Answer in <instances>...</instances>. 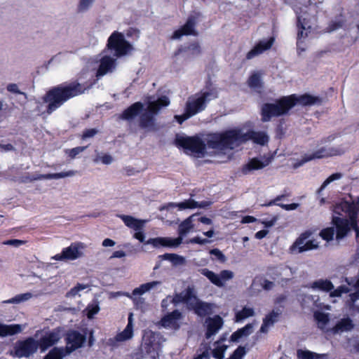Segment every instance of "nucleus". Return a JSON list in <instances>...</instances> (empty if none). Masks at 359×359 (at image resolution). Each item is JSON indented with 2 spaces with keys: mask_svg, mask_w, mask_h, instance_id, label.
I'll use <instances>...</instances> for the list:
<instances>
[{
  "mask_svg": "<svg viewBox=\"0 0 359 359\" xmlns=\"http://www.w3.org/2000/svg\"><path fill=\"white\" fill-rule=\"evenodd\" d=\"M334 212L341 215L343 212L348 215L350 222L345 218L334 217L332 219L334 227H328L320 233L323 239L330 241L334 238L336 231V239L339 241L344 238L351 227L355 231L356 236H359V228L357 224L358 214L359 212V198L351 202L343 201L337 204L334 208Z\"/></svg>",
  "mask_w": 359,
  "mask_h": 359,
  "instance_id": "nucleus-1",
  "label": "nucleus"
},
{
  "mask_svg": "<svg viewBox=\"0 0 359 359\" xmlns=\"http://www.w3.org/2000/svg\"><path fill=\"white\" fill-rule=\"evenodd\" d=\"M249 140H253L257 144L264 145L269 141V136L264 132L244 133L241 130L234 129L223 133L209 135L205 140L210 148L223 151L233 149Z\"/></svg>",
  "mask_w": 359,
  "mask_h": 359,
  "instance_id": "nucleus-2",
  "label": "nucleus"
},
{
  "mask_svg": "<svg viewBox=\"0 0 359 359\" xmlns=\"http://www.w3.org/2000/svg\"><path fill=\"white\" fill-rule=\"evenodd\" d=\"M322 99L311 95H303L298 98L294 95L283 97L275 103H266L262 108V121H269L273 116L284 115L291 109L297 102L302 105H319L322 104Z\"/></svg>",
  "mask_w": 359,
  "mask_h": 359,
  "instance_id": "nucleus-3",
  "label": "nucleus"
},
{
  "mask_svg": "<svg viewBox=\"0 0 359 359\" xmlns=\"http://www.w3.org/2000/svg\"><path fill=\"white\" fill-rule=\"evenodd\" d=\"M88 88L76 83L50 89L43 97V101L48 103L47 113L51 114L69 99L83 93Z\"/></svg>",
  "mask_w": 359,
  "mask_h": 359,
  "instance_id": "nucleus-4",
  "label": "nucleus"
},
{
  "mask_svg": "<svg viewBox=\"0 0 359 359\" xmlns=\"http://www.w3.org/2000/svg\"><path fill=\"white\" fill-rule=\"evenodd\" d=\"M175 304L185 303L189 309L194 310L199 316H205L212 312L213 304L200 301L196 294L194 287L189 286L186 290L176 294L172 299Z\"/></svg>",
  "mask_w": 359,
  "mask_h": 359,
  "instance_id": "nucleus-5",
  "label": "nucleus"
},
{
  "mask_svg": "<svg viewBox=\"0 0 359 359\" xmlns=\"http://www.w3.org/2000/svg\"><path fill=\"white\" fill-rule=\"evenodd\" d=\"M170 103V99L165 95L156 100L149 101L147 111L140 116V127L147 130H156L154 116L158 114L161 108L168 107Z\"/></svg>",
  "mask_w": 359,
  "mask_h": 359,
  "instance_id": "nucleus-6",
  "label": "nucleus"
},
{
  "mask_svg": "<svg viewBox=\"0 0 359 359\" xmlns=\"http://www.w3.org/2000/svg\"><path fill=\"white\" fill-rule=\"evenodd\" d=\"M85 340V336L81 333L76 331L70 332L67 337L66 348H53L45 356L44 359H63L67 355L81 347Z\"/></svg>",
  "mask_w": 359,
  "mask_h": 359,
  "instance_id": "nucleus-7",
  "label": "nucleus"
},
{
  "mask_svg": "<svg viewBox=\"0 0 359 359\" xmlns=\"http://www.w3.org/2000/svg\"><path fill=\"white\" fill-rule=\"evenodd\" d=\"M217 91L215 89H211L190 96L187 100L185 111L191 116H194L203 111L206 107L207 103L217 97Z\"/></svg>",
  "mask_w": 359,
  "mask_h": 359,
  "instance_id": "nucleus-8",
  "label": "nucleus"
},
{
  "mask_svg": "<svg viewBox=\"0 0 359 359\" xmlns=\"http://www.w3.org/2000/svg\"><path fill=\"white\" fill-rule=\"evenodd\" d=\"M107 48L114 51V56L120 57L132 52L133 46L126 40L124 35L120 32H114L109 37Z\"/></svg>",
  "mask_w": 359,
  "mask_h": 359,
  "instance_id": "nucleus-9",
  "label": "nucleus"
},
{
  "mask_svg": "<svg viewBox=\"0 0 359 359\" xmlns=\"http://www.w3.org/2000/svg\"><path fill=\"white\" fill-rule=\"evenodd\" d=\"M344 151L339 148L332 147H322L311 154H306L303 158L293 164L294 168L303 165L305 163L316 158H327L341 155Z\"/></svg>",
  "mask_w": 359,
  "mask_h": 359,
  "instance_id": "nucleus-10",
  "label": "nucleus"
},
{
  "mask_svg": "<svg viewBox=\"0 0 359 359\" xmlns=\"http://www.w3.org/2000/svg\"><path fill=\"white\" fill-rule=\"evenodd\" d=\"M39 348L38 340L33 337H28L25 340L16 343L13 355L18 358H27L34 354Z\"/></svg>",
  "mask_w": 359,
  "mask_h": 359,
  "instance_id": "nucleus-11",
  "label": "nucleus"
},
{
  "mask_svg": "<svg viewBox=\"0 0 359 359\" xmlns=\"http://www.w3.org/2000/svg\"><path fill=\"white\" fill-rule=\"evenodd\" d=\"M176 144L194 154L203 155L205 152V144L197 137H179Z\"/></svg>",
  "mask_w": 359,
  "mask_h": 359,
  "instance_id": "nucleus-12",
  "label": "nucleus"
},
{
  "mask_svg": "<svg viewBox=\"0 0 359 359\" xmlns=\"http://www.w3.org/2000/svg\"><path fill=\"white\" fill-rule=\"evenodd\" d=\"M200 272L202 275L205 276L212 284L219 287H224L227 281L232 280L234 278V273L230 270H222L219 272V273H215L213 271L205 268L201 269Z\"/></svg>",
  "mask_w": 359,
  "mask_h": 359,
  "instance_id": "nucleus-13",
  "label": "nucleus"
},
{
  "mask_svg": "<svg viewBox=\"0 0 359 359\" xmlns=\"http://www.w3.org/2000/svg\"><path fill=\"white\" fill-rule=\"evenodd\" d=\"M86 245L81 242L72 243L69 247L62 250V252L53 257L55 260H75L83 256Z\"/></svg>",
  "mask_w": 359,
  "mask_h": 359,
  "instance_id": "nucleus-14",
  "label": "nucleus"
},
{
  "mask_svg": "<svg viewBox=\"0 0 359 359\" xmlns=\"http://www.w3.org/2000/svg\"><path fill=\"white\" fill-rule=\"evenodd\" d=\"M311 233L305 232L295 241L290 248L293 253H302L303 252L316 250L318 248L319 243L316 240H309Z\"/></svg>",
  "mask_w": 359,
  "mask_h": 359,
  "instance_id": "nucleus-15",
  "label": "nucleus"
},
{
  "mask_svg": "<svg viewBox=\"0 0 359 359\" xmlns=\"http://www.w3.org/2000/svg\"><path fill=\"white\" fill-rule=\"evenodd\" d=\"M63 330L60 327L46 332L38 340L39 348L42 352L57 344L62 338Z\"/></svg>",
  "mask_w": 359,
  "mask_h": 359,
  "instance_id": "nucleus-16",
  "label": "nucleus"
},
{
  "mask_svg": "<svg viewBox=\"0 0 359 359\" xmlns=\"http://www.w3.org/2000/svg\"><path fill=\"white\" fill-rule=\"evenodd\" d=\"M296 13L298 15V27L299 28L297 34V53L299 55H301V53L304 52L306 50L305 46L303 44V42L301 41V39H305L308 36V33L311 29V25L309 23L310 19L299 13L298 11H296Z\"/></svg>",
  "mask_w": 359,
  "mask_h": 359,
  "instance_id": "nucleus-17",
  "label": "nucleus"
},
{
  "mask_svg": "<svg viewBox=\"0 0 359 359\" xmlns=\"http://www.w3.org/2000/svg\"><path fill=\"white\" fill-rule=\"evenodd\" d=\"M224 339L216 341L213 345V348H205L203 351L200 350L201 353L198 354L194 359H209L210 353L213 357L216 359H222L224 358V353L227 348V346L223 344Z\"/></svg>",
  "mask_w": 359,
  "mask_h": 359,
  "instance_id": "nucleus-18",
  "label": "nucleus"
},
{
  "mask_svg": "<svg viewBox=\"0 0 359 359\" xmlns=\"http://www.w3.org/2000/svg\"><path fill=\"white\" fill-rule=\"evenodd\" d=\"M212 204L211 201H203L201 202L196 201L194 199L190 198L181 203H170L168 204L169 207H177L180 210L185 209H195V208H207Z\"/></svg>",
  "mask_w": 359,
  "mask_h": 359,
  "instance_id": "nucleus-19",
  "label": "nucleus"
},
{
  "mask_svg": "<svg viewBox=\"0 0 359 359\" xmlns=\"http://www.w3.org/2000/svg\"><path fill=\"white\" fill-rule=\"evenodd\" d=\"M116 67V60L111 56H103L100 60V65L96 72V77L99 79L108 73L114 71Z\"/></svg>",
  "mask_w": 359,
  "mask_h": 359,
  "instance_id": "nucleus-20",
  "label": "nucleus"
},
{
  "mask_svg": "<svg viewBox=\"0 0 359 359\" xmlns=\"http://www.w3.org/2000/svg\"><path fill=\"white\" fill-rule=\"evenodd\" d=\"M271 163V158L265 156L259 158H253L249 161L242 168V172L248 175L253 170L262 169Z\"/></svg>",
  "mask_w": 359,
  "mask_h": 359,
  "instance_id": "nucleus-21",
  "label": "nucleus"
},
{
  "mask_svg": "<svg viewBox=\"0 0 359 359\" xmlns=\"http://www.w3.org/2000/svg\"><path fill=\"white\" fill-rule=\"evenodd\" d=\"M205 323L207 327L205 337L208 339L218 332L222 327L224 321L219 316H215L214 317L206 318Z\"/></svg>",
  "mask_w": 359,
  "mask_h": 359,
  "instance_id": "nucleus-22",
  "label": "nucleus"
},
{
  "mask_svg": "<svg viewBox=\"0 0 359 359\" xmlns=\"http://www.w3.org/2000/svg\"><path fill=\"white\" fill-rule=\"evenodd\" d=\"M76 170H69L66 172H61L57 173H49L46 175L41 174H35L32 175V177L29 180H24V182H31L36 180H57L65 177H73L76 174Z\"/></svg>",
  "mask_w": 359,
  "mask_h": 359,
  "instance_id": "nucleus-23",
  "label": "nucleus"
},
{
  "mask_svg": "<svg viewBox=\"0 0 359 359\" xmlns=\"http://www.w3.org/2000/svg\"><path fill=\"white\" fill-rule=\"evenodd\" d=\"M182 317V313L178 310H175L172 313L164 316L160 323L165 328L177 330L180 327L179 320Z\"/></svg>",
  "mask_w": 359,
  "mask_h": 359,
  "instance_id": "nucleus-24",
  "label": "nucleus"
},
{
  "mask_svg": "<svg viewBox=\"0 0 359 359\" xmlns=\"http://www.w3.org/2000/svg\"><path fill=\"white\" fill-rule=\"evenodd\" d=\"M133 337V330L126 327L122 332L118 333L115 337L109 339L107 344L112 348H116L121 343L131 339Z\"/></svg>",
  "mask_w": 359,
  "mask_h": 359,
  "instance_id": "nucleus-25",
  "label": "nucleus"
},
{
  "mask_svg": "<svg viewBox=\"0 0 359 359\" xmlns=\"http://www.w3.org/2000/svg\"><path fill=\"white\" fill-rule=\"evenodd\" d=\"M195 20L194 18H189L185 25L180 29L176 30L172 36V39H179L183 35H194L196 36L198 34L197 32L195 30Z\"/></svg>",
  "mask_w": 359,
  "mask_h": 359,
  "instance_id": "nucleus-26",
  "label": "nucleus"
},
{
  "mask_svg": "<svg viewBox=\"0 0 359 359\" xmlns=\"http://www.w3.org/2000/svg\"><path fill=\"white\" fill-rule=\"evenodd\" d=\"M144 104L140 102H137L130 105L120 115V118L128 121H133L142 111Z\"/></svg>",
  "mask_w": 359,
  "mask_h": 359,
  "instance_id": "nucleus-27",
  "label": "nucleus"
},
{
  "mask_svg": "<svg viewBox=\"0 0 359 359\" xmlns=\"http://www.w3.org/2000/svg\"><path fill=\"white\" fill-rule=\"evenodd\" d=\"M354 327L353 320L349 317H344L339 320L334 326L330 328V332L337 334L349 332Z\"/></svg>",
  "mask_w": 359,
  "mask_h": 359,
  "instance_id": "nucleus-28",
  "label": "nucleus"
},
{
  "mask_svg": "<svg viewBox=\"0 0 359 359\" xmlns=\"http://www.w3.org/2000/svg\"><path fill=\"white\" fill-rule=\"evenodd\" d=\"M274 42V38L271 37L268 40L260 41L246 55L248 60H250L254 57L259 55L264 51L269 50L272 46Z\"/></svg>",
  "mask_w": 359,
  "mask_h": 359,
  "instance_id": "nucleus-29",
  "label": "nucleus"
},
{
  "mask_svg": "<svg viewBox=\"0 0 359 359\" xmlns=\"http://www.w3.org/2000/svg\"><path fill=\"white\" fill-rule=\"evenodd\" d=\"M118 217L123 220L128 227L135 231L142 230L147 222V220L138 219L130 215H119Z\"/></svg>",
  "mask_w": 359,
  "mask_h": 359,
  "instance_id": "nucleus-30",
  "label": "nucleus"
},
{
  "mask_svg": "<svg viewBox=\"0 0 359 359\" xmlns=\"http://www.w3.org/2000/svg\"><path fill=\"white\" fill-rule=\"evenodd\" d=\"M22 327L19 324L5 325L0 323V337L12 336L22 331Z\"/></svg>",
  "mask_w": 359,
  "mask_h": 359,
  "instance_id": "nucleus-31",
  "label": "nucleus"
},
{
  "mask_svg": "<svg viewBox=\"0 0 359 359\" xmlns=\"http://www.w3.org/2000/svg\"><path fill=\"white\" fill-rule=\"evenodd\" d=\"M301 302L303 306L313 309L314 307L321 308L320 298L318 296L304 294L302 295Z\"/></svg>",
  "mask_w": 359,
  "mask_h": 359,
  "instance_id": "nucleus-32",
  "label": "nucleus"
},
{
  "mask_svg": "<svg viewBox=\"0 0 359 359\" xmlns=\"http://www.w3.org/2000/svg\"><path fill=\"white\" fill-rule=\"evenodd\" d=\"M313 316L317 322L318 327L320 330L326 332H330V328L327 327L330 320L329 314L318 311L314 313Z\"/></svg>",
  "mask_w": 359,
  "mask_h": 359,
  "instance_id": "nucleus-33",
  "label": "nucleus"
},
{
  "mask_svg": "<svg viewBox=\"0 0 359 359\" xmlns=\"http://www.w3.org/2000/svg\"><path fill=\"white\" fill-rule=\"evenodd\" d=\"M311 287L323 292H330L334 289L332 283L327 279H319L311 284Z\"/></svg>",
  "mask_w": 359,
  "mask_h": 359,
  "instance_id": "nucleus-34",
  "label": "nucleus"
},
{
  "mask_svg": "<svg viewBox=\"0 0 359 359\" xmlns=\"http://www.w3.org/2000/svg\"><path fill=\"white\" fill-rule=\"evenodd\" d=\"M279 314L280 313L278 311H273L267 315L263 320V323L260 327V332L266 333L269 327L272 326L274 323L277 321Z\"/></svg>",
  "mask_w": 359,
  "mask_h": 359,
  "instance_id": "nucleus-35",
  "label": "nucleus"
},
{
  "mask_svg": "<svg viewBox=\"0 0 359 359\" xmlns=\"http://www.w3.org/2000/svg\"><path fill=\"white\" fill-rule=\"evenodd\" d=\"M253 331V324H247L243 328H241L233 332L231 336V341H238V340L245 337L250 335Z\"/></svg>",
  "mask_w": 359,
  "mask_h": 359,
  "instance_id": "nucleus-36",
  "label": "nucleus"
},
{
  "mask_svg": "<svg viewBox=\"0 0 359 359\" xmlns=\"http://www.w3.org/2000/svg\"><path fill=\"white\" fill-rule=\"evenodd\" d=\"M161 285L160 281H151L149 283L142 284L140 287H136L132 292L133 296L142 295L145 292L150 291L156 286Z\"/></svg>",
  "mask_w": 359,
  "mask_h": 359,
  "instance_id": "nucleus-37",
  "label": "nucleus"
},
{
  "mask_svg": "<svg viewBox=\"0 0 359 359\" xmlns=\"http://www.w3.org/2000/svg\"><path fill=\"white\" fill-rule=\"evenodd\" d=\"M196 215H192L184 221H183L179 226L178 233L180 237L183 238L187 233H189L194 227L192 224V219Z\"/></svg>",
  "mask_w": 359,
  "mask_h": 359,
  "instance_id": "nucleus-38",
  "label": "nucleus"
},
{
  "mask_svg": "<svg viewBox=\"0 0 359 359\" xmlns=\"http://www.w3.org/2000/svg\"><path fill=\"white\" fill-rule=\"evenodd\" d=\"M33 297L31 292H26L23 294H20L14 297L9 299L8 300H5L3 302L4 304H20L22 302H27L29 300Z\"/></svg>",
  "mask_w": 359,
  "mask_h": 359,
  "instance_id": "nucleus-39",
  "label": "nucleus"
},
{
  "mask_svg": "<svg viewBox=\"0 0 359 359\" xmlns=\"http://www.w3.org/2000/svg\"><path fill=\"white\" fill-rule=\"evenodd\" d=\"M255 315V311L252 308L245 306L242 310L238 311L236 313V321H242L249 317H252Z\"/></svg>",
  "mask_w": 359,
  "mask_h": 359,
  "instance_id": "nucleus-40",
  "label": "nucleus"
},
{
  "mask_svg": "<svg viewBox=\"0 0 359 359\" xmlns=\"http://www.w3.org/2000/svg\"><path fill=\"white\" fill-rule=\"evenodd\" d=\"M248 85L256 90L261 89L262 87L261 75L258 73L253 74L248 79Z\"/></svg>",
  "mask_w": 359,
  "mask_h": 359,
  "instance_id": "nucleus-41",
  "label": "nucleus"
},
{
  "mask_svg": "<svg viewBox=\"0 0 359 359\" xmlns=\"http://www.w3.org/2000/svg\"><path fill=\"white\" fill-rule=\"evenodd\" d=\"M182 242V238L178 237L176 238H172L168 237H163V246L170 247V248H176L179 246Z\"/></svg>",
  "mask_w": 359,
  "mask_h": 359,
  "instance_id": "nucleus-42",
  "label": "nucleus"
},
{
  "mask_svg": "<svg viewBox=\"0 0 359 359\" xmlns=\"http://www.w3.org/2000/svg\"><path fill=\"white\" fill-rule=\"evenodd\" d=\"M95 0H79L77 5V11L83 13L88 11L93 5Z\"/></svg>",
  "mask_w": 359,
  "mask_h": 359,
  "instance_id": "nucleus-43",
  "label": "nucleus"
},
{
  "mask_svg": "<svg viewBox=\"0 0 359 359\" xmlns=\"http://www.w3.org/2000/svg\"><path fill=\"white\" fill-rule=\"evenodd\" d=\"M342 177V174L340 172H336L328 177L322 184L318 190V194H320L328 184L334 180H339Z\"/></svg>",
  "mask_w": 359,
  "mask_h": 359,
  "instance_id": "nucleus-44",
  "label": "nucleus"
},
{
  "mask_svg": "<svg viewBox=\"0 0 359 359\" xmlns=\"http://www.w3.org/2000/svg\"><path fill=\"white\" fill-rule=\"evenodd\" d=\"M87 311V317L90 319L93 318V316L97 314L100 311V306L97 302H94L91 304H89L86 309Z\"/></svg>",
  "mask_w": 359,
  "mask_h": 359,
  "instance_id": "nucleus-45",
  "label": "nucleus"
},
{
  "mask_svg": "<svg viewBox=\"0 0 359 359\" xmlns=\"http://www.w3.org/2000/svg\"><path fill=\"white\" fill-rule=\"evenodd\" d=\"M162 257L164 259L169 260L175 264L181 263L184 260V258L182 257L179 256L176 254L171 253H165L163 255H162Z\"/></svg>",
  "mask_w": 359,
  "mask_h": 359,
  "instance_id": "nucleus-46",
  "label": "nucleus"
},
{
  "mask_svg": "<svg viewBox=\"0 0 359 359\" xmlns=\"http://www.w3.org/2000/svg\"><path fill=\"white\" fill-rule=\"evenodd\" d=\"M87 147H77L71 149H66L65 153L72 158H76L80 153L84 151Z\"/></svg>",
  "mask_w": 359,
  "mask_h": 359,
  "instance_id": "nucleus-47",
  "label": "nucleus"
},
{
  "mask_svg": "<svg viewBox=\"0 0 359 359\" xmlns=\"http://www.w3.org/2000/svg\"><path fill=\"white\" fill-rule=\"evenodd\" d=\"M297 357L299 359H316L317 354L309 351L299 350L297 351Z\"/></svg>",
  "mask_w": 359,
  "mask_h": 359,
  "instance_id": "nucleus-48",
  "label": "nucleus"
},
{
  "mask_svg": "<svg viewBox=\"0 0 359 359\" xmlns=\"http://www.w3.org/2000/svg\"><path fill=\"white\" fill-rule=\"evenodd\" d=\"M349 291L350 290L348 289V287L344 285H341L338 287L337 289L334 290L333 291L331 290L330 296L331 297H341L342 294L348 293Z\"/></svg>",
  "mask_w": 359,
  "mask_h": 359,
  "instance_id": "nucleus-49",
  "label": "nucleus"
},
{
  "mask_svg": "<svg viewBox=\"0 0 359 359\" xmlns=\"http://www.w3.org/2000/svg\"><path fill=\"white\" fill-rule=\"evenodd\" d=\"M87 285L83 284H77L72 288L66 294L67 297H75L80 291L86 289Z\"/></svg>",
  "mask_w": 359,
  "mask_h": 359,
  "instance_id": "nucleus-50",
  "label": "nucleus"
},
{
  "mask_svg": "<svg viewBox=\"0 0 359 359\" xmlns=\"http://www.w3.org/2000/svg\"><path fill=\"white\" fill-rule=\"evenodd\" d=\"M27 243L26 241L18 240V239H11L3 242L4 245H11L15 248H18Z\"/></svg>",
  "mask_w": 359,
  "mask_h": 359,
  "instance_id": "nucleus-51",
  "label": "nucleus"
},
{
  "mask_svg": "<svg viewBox=\"0 0 359 359\" xmlns=\"http://www.w3.org/2000/svg\"><path fill=\"white\" fill-rule=\"evenodd\" d=\"M163 237H158L155 238H150L147 241V244L152 245L154 247L163 246Z\"/></svg>",
  "mask_w": 359,
  "mask_h": 359,
  "instance_id": "nucleus-52",
  "label": "nucleus"
},
{
  "mask_svg": "<svg viewBox=\"0 0 359 359\" xmlns=\"http://www.w3.org/2000/svg\"><path fill=\"white\" fill-rule=\"evenodd\" d=\"M99 161H100L103 164L109 165L112 163L113 158L110 155L104 154L95 159V162H98Z\"/></svg>",
  "mask_w": 359,
  "mask_h": 359,
  "instance_id": "nucleus-53",
  "label": "nucleus"
},
{
  "mask_svg": "<svg viewBox=\"0 0 359 359\" xmlns=\"http://www.w3.org/2000/svg\"><path fill=\"white\" fill-rule=\"evenodd\" d=\"M7 90L9 91V92H11V93H17V94H21V95H23L25 98H27V94L25 93H23V92H21L18 86L15 84V83H11V84H8L7 86Z\"/></svg>",
  "mask_w": 359,
  "mask_h": 359,
  "instance_id": "nucleus-54",
  "label": "nucleus"
},
{
  "mask_svg": "<svg viewBox=\"0 0 359 359\" xmlns=\"http://www.w3.org/2000/svg\"><path fill=\"white\" fill-rule=\"evenodd\" d=\"M187 50L191 52L193 55H196L201 53V48L198 43L191 44Z\"/></svg>",
  "mask_w": 359,
  "mask_h": 359,
  "instance_id": "nucleus-55",
  "label": "nucleus"
},
{
  "mask_svg": "<svg viewBox=\"0 0 359 359\" xmlns=\"http://www.w3.org/2000/svg\"><path fill=\"white\" fill-rule=\"evenodd\" d=\"M191 117L192 116L184 110V113L182 115H175L174 118L179 123L182 124L184 121Z\"/></svg>",
  "mask_w": 359,
  "mask_h": 359,
  "instance_id": "nucleus-56",
  "label": "nucleus"
},
{
  "mask_svg": "<svg viewBox=\"0 0 359 359\" xmlns=\"http://www.w3.org/2000/svg\"><path fill=\"white\" fill-rule=\"evenodd\" d=\"M210 253L215 255L221 262H224L226 261L224 255L219 250L213 249L210 251Z\"/></svg>",
  "mask_w": 359,
  "mask_h": 359,
  "instance_id": "nucleus-57",
  "label": "nucleus"
},
{
  "mask_svg": "<svg viewBox=\"0 0 359 359\" xmlns=\"http://www.w3.org/2000/svg\"><path fill=\"white\" fill-rule=\"evenodd\" d=\"M278 205L281 207L283 209L289 211V210H296L299 206V203H291V204L280 203V204H278Z\"/></svg>",
  "mask_w": 359,
  "mask_h": 359,
  "instance_id": "nucleus-58",
  "label": "nucleus"
},
{
  "mask_svg": "<svg viewBox=\"0 0 359 359\" xmlns=\"http://www.w3.org/2000/svg\"><path fill=\"white\" fill-rule=\"evenodd\" d=\"M97 133V130L95 128L88 129L83 132L82 137L83 139L90 138L95 135Z\"/></svg>",
  "mask_w": 359,
  "mask_h": 359,
  "instance_id": "nucleus-59",
  "label": "nucleus"
},
{
  "mask_svg": "<svg viewBox=\"0 0 359 359\" xmlns=\"http://www.w3.org/2000/svg\"><path fill=\"white\" fill-rule=\"evenodd\" d=\"M209 242L210 241L207 238H202L199 236L194 237L190 240V243H198L201 245H204Z\"/></svg>",
  "mask_w": 359,
  "mask_h": 359,
  "instance_id": "nucleus-60",
  "label": "nucleus"
},
{
  "mask_svg": "<svg viewBox=\"0 0 359 359\" xmlns=\"http://www.w3.org/2000/svg\"><path fill=\"white\" fill-rule=\"evenodd\" d=\"M133 238L138 240L140 242L143 243L145 239V235L144 233L143 229L136 231L133 234Z\"/></svg>",
  "mask_w": 359,
  "mask_h": 359,
  "instance_id": "nucleus-61",
  "label": "nucleus"
},
{
  "mask_svg": "<svg viewBox=\"0 0 359 359\" xmlns=\"http://www.w3.org/2000/svg\"><path fill=\"white\" fill-rule=\"evenodd\" d=\"M278 216H274L273 217V218L270 220H263L262 222V223L264 225V226L266 227H271L273 226L276 223V222L278 221Z\"/></svg>",
  "mask_w": 359,
  "mask_h": 359,
  "instance_id": "nucleus-62",
  "label": "nucleus"
},
{
  "mask_svg": "<svg viewBox=\"0 0 359 359\" xmlns=\"http://www.w3.org/2000/svg\"><path fill=\"white\" fill-rule=\"evenodd\" d=\"M355 292L349 294L350 300L353 304L359 299V288H354Z\"/></svg>",
  "mask_w": 359,
  "mask_h": 359,
  "instance_id": "nucleus-63",
  "label": "nucleus"
},
{
  "mask_svg": "<svg viewBox=\"0 0 359 359\" xmlns=\"http://www.w3.org/2000/svg\"><path fill=\"white\" fill-rule=\"evenodd\" d=\"M126 255V252L123 250H117L113 252L110 258H122Z\"/></svg>",
  "mask_w": 359,
  "mask_h": 359,
  "instance_id": "nucleus-64",
  "label": "nucleus"
}]
</instances>
